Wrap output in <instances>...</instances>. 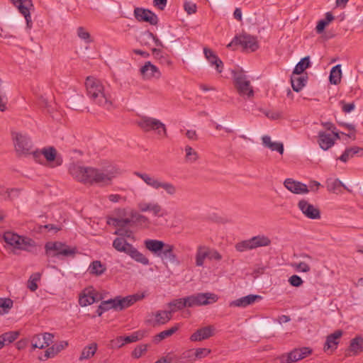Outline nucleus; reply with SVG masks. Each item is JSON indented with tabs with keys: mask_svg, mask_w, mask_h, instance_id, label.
<instances>
[{
	"mask_svg": "<svg viewBox=\"0 0 363 363\" xmlns=\"http://www.w3.org/2000/svg\"><path fill=\"white\" fill-rule=\"evenodd\" d=\"M69 171L78 182L97 184L101 187L111 186L114 179L122 173L118 166L110 162H106L98 167L73 164L70 166Z\"/></svg>",
	"mask_w": 363,
	"mask_h": 363,
	"instance_id": "obj_1",
	"label": "nucleus"
},
{
	"mask_svg": "<svg viewBox=\"0 0 363 363\" xmlns=\"http://www.w3.org/2000/svg\"><path fill=\"white\" fill-rule=\"evenodd\" d=\"M84 84L86 94L93 103L107 108L111 105L112 97L108 87H106L99 79L89 76Z\"/></svg>",
	"mask_w": 363,
	"mask_h": 363,
	"instance_id": "obj_2",
	"label": "nucleus"
},
{
	"mask_svg": "<svg viewBox=\"0 0 363 363\" xmlns=\"http://www.w3.org/2000/svg\"><path fill=\"white\" fill-rule=\"evenodd\" d=\"M33 160L43 166L56 168L62 164V159L53 146H45L32 152Z\"/></svg>",
	"mask_w": 363,
	"mask_h": 363,
	"instance_id": "obj_3",
	"label": "nucleus"
},
{
	"mask_svg": "<svg viewBox=\"0 0 363 363\" xmlns=\"http://www.w3.org/2000/svg\"><path fill=\"white\" fill-rule=\"evenodd\" d=\"M4 240L15 254L22 250L28 251L35 246V242L32 239L21 236L11 231L6 232L4 234Z\"/></svg>",
	"mask_w": 363,
	"mask_h": 363,
	"instance_id": "obj_4",
	"label": "nucleus"
},
{
	"mask_svg": "<svg viewBox=\"0 0 363 363\" xmlns=\"http://www.w3.org/2000/svg\"><path fill=\"white\" fill-rule=\"evenodd\" d=\"M134 174L153 189H162L169 196H174L177 194V187L170 182H162L157 177L145 172H135Z\"/></svg>",
	"mask_w": 363,
	"mask_h": 363,
	"instance_id": "obj_5",
	"label": "nucleus"
},
{
	"mask_svg": "<svg viewBox=\"0 0 363 363\" xmlns=\"http://www.w3.org/2000/svg\"><path fill=\"white\" fill-rule=\"evenodd\" d=\"M11 139L14 150L18 156L32 155L33 142L28 134L17 131L12 132Z\"/></svg>",
	"mask_w": 363,
	"mask_h": 363,
	"instance_id": "obj_6",
	"label": "nucleus"
},
{
	"mask_svg": "<svg viewBox=\"0 0 363 363\" xmlns=\"http://www.w3.org/2000/svg\"><path fill=\"white\" fill-rule=\"evenodd\" d=\"M137 123L145 131H152L161 138L167 136L165 125L157 118L148 115H143Z\"/></svg>",
	"mask_w": 363,
	"mask_h": 363,
	"instance_id": "obj_7",
	"label": "nucleus"
},
{
	"mask_svg": "<svg viewBox=\"0 0 363 363\" xmlns=\"http://www.w3.org/2000/svg\"><path fill=\"white\" fill-rule=\"evenodd\" d=\"M322 125L331 132L320 131L318 136V143L321 149L328 150L333 147L337 140L340 138L338 133L335 131V127L330 122H323Z\"/></svg>",
	"mask_w": 363,
	"mask_h": 363,
	"instance_id": "obj_8",
	"label": "nucleus"
},
{
	"mask_svg": "<svg viewBox=\"0 0 363 363\" xmlns=\"http://www.w3.org/2000/svg\"><path fill=\"white\" fill-rule=\"evenodd\" d=\"M46 253L50 256L73 257L77 252L75 247H71L60 242H49L45 245Z\"/></svg>",
	"mask_w": 363,
	"mask_h": 363,
	"instance_id": "obj_9",
	"label": "nucleus"
},
{
	"mask_svg": "<svg viewBox=\"0 0 363 363\" xmlns=\"http://www.w3.org/2000/svg\"><path fill=\"white\" fill-rule=\"evenodd\" d=\"M233 79L235 86L240 95L247 96L248 97L253 95V90L250 86V82L244 71H234Z\"/></svg>",
	"mask_w": 363,
	"mask_h": 363,
	"instance_id": "obj_10",
	"label": "nucleus"
},
{
	"mask_svg": "<svg viewBox=\"0 0 363 363\" xmlns=\"http://www.w3.org/2000/svg\"><path fill=\"white\" fill-rule=\"evenodd\" d=\"M218 299V296L213 293H199L186 296L189 308L212 304L216 303Z\"/></svg>",
	"mask_w": 363,
	"mask_h": 363,
	"instance_id": "obj_11",
	"label": "nucleus"
},
{
	"mask_svg": "<svg viewBox=\"0 0 363 363\" xmlns=\"http://www.w3.org/2000/svg\"><path fill=\"white\" fill-rule=\"evenodd\" d=\"M172 319L171 311H156L147 314L145 323L152 327L164 325Z\"/></svg>",
	"mask_w": 363,
	"mask_h": 363,
	"instance_id": "obj_12",
	"label": "nucleus"
},
{
	"mask_svg": "<svg viewBox=\"0 0 363 363\" xmlns=\"http://www.w3.org/2000/svg\"><path fill=\"white\" fill-rule=\"evenodd\" d=\"M298 208L309 219L316 220L320 218V212L318 208L306 199H301L298 203Z\"/></svg>",
	"mask_w": 363,
	"mask_h": 363,
	"instance_id": "obj_13",
	"label": "nucleus"
},
{
	"mask_svg": "<svg viewBox=\"0 0 363 363\" xmlns=\"http://www.w3.org/2000/svg\"><path fill=\"white\" fill-rule=\"evenodd\" d=\"M216 328L213 325H208L195 330L190 336L191 342H202L215 335Z\"/></svg>",
	"mask_w": 363,
	"mask_h": 363,
	"instance_id": "obj_14",
	"label": "nucleus"
},
{
	"mask_svg": "<svg viewBox=\"0 0 363 363\" xmlns=\"http://www.w3.org/2000/svg\"><path fill=\"white\" fill-rule=\"evenodd\" d=\"M101 299V296L93 288L85 289L80 294L79 305L82 307L89 306Z\"/></svg>",
	"mask_w": 363,
	"mask_h": 363,
	"instance_id": "obj_15",
	"label": "nucleus"
},
{
	"mask_svg": "<svg viewBox=\"0 0 363 363\" xmlns=\"http://www.w3.org/2000/svg\"><path fill=\"white\" fill-rule=\"evenodd\" d=\"M53 335L49 333L34 335L31 339L33 349H44L53 343Z\"/></svg>",
	"mask_w": 363,
	"mask_h": 363,
	"instance_id": "obj_16",
	"label": "nucleus"
},
{
	"mask_svg": "<svg viewBox=\"0 0 363 363\" xmlns=\"http://www.w3.org/2000/svg\"><path fill=\"white\" fill-rule=\"evenodd\" d=\"M140 73L145 80L158 79L162 75L160 69L150 61L146 62L145 65L141 67Z\"/></svg>",
	"mask_w": 363,
	"mask_h": 363,
	"instance_id": "obj_17",
	"label": "nucleus"
},
{
	"mask_svg": "<svg viewBox=\"0 0 363 363\" xmlns=\"http://www.w3.org/2000/svg\"><path fill=\"white\" fill-rule=\"evenodd\" d=\"M363 352V337L360 335H356L350 341L348 347L346 350L347 357H354L360 354Z\"/></svg>",
	"mask_w": 363,
	"mask_h": 363,
	"instance_id": "obj_18",
	"label": "nucleus"
},
{
	"mask_svg": "<svg viewBox=\"0 0 363 363\" xmlns=\"http://www.w3.org/2000/svg\"><path fill=\"white\" fill-rule=\"evenodd\" d=\"M134 15L139 21L147 22L151 25H156L158 22L157 16L148 9L136 8L134 10Z\"/></svg>",
	"mask_w": 363,
	"mask_h": 363,
	"instance_id": "obj_19",
	"label": "nucleus"
},
{
	"mask_svg": "<svg viewBox=\"0 0 363 363\" xmlns=\"http://www.w3.org/2000/svg\"><path fill=\"white\" fill-rule=\"evenodd\" d=\"M138 208L143 213L150 212L154 216H162V208L156 202L143 201L138 203Z\"/></svg>",
	"mask_w": 363,
	"mask_h": 363,
	"instance_id": "obj_20",
	"label": "nucleus"
},
{
	"mask_svg": "<svg viewBox=\"0 0 363 363\" xmlns=\"http://www.w3.org/2000/svg\"><path fill=\"white\" fill-rule=\"evenodd\" d=\"M143 337V333L137 331L126 337L119 336L111 341L112 346L120 348L125 344L135 342Z\"/></svg>",
	"mask_w": 363,
	"mask_h": 363,
	"instance_id": "obj_21",
	"label": "nucleus"
},
{
	"mask_svg": "<svg viewBox=\"0 0 363 363\" xmlns=\"http://www.w3.org/2000/svg\"><path fill=\"white\" fill-rule=\"evenodd\" d=\"M175 247L170 243H165L160 255L158 257H161L162 260L169 262L171 264H179L178 257L174 252Z\"/></svg>",
	"mask_w": 363,
	"mask_h": 363,
	"instance_id": "obj_22",
	"label": "nucleus"
},
{
	"mask_svg": "<svg viewBox=\"0 0 363 363\" xmlns=\"http://www.w3.org/2000/svg\"><path fill=\"white\" fill-rule=\"evenodd\" d=\"M284 186L289 191L296 194H306L309 192V189L306 184L292 179H286L284 182Z\"/></svg>",
	"mask_w": 363,
	"mask_h": 363,
	"instance_id": "obj_23",
	"label": "nucleus"
},
{
	"mask_svg": "<svg viewBox=\"0 0 363 363\" xmlns=\"http://www.w3.org/2000/svg\"><path fill=\"white\" fill-rule=\"evenodd\" d=\"M67 345L68 342L67 341H60L55 344H51L45 350L44 356L40 357L39 359L44 361L49 358H53L58 353L65 350Z\"/></svg>",
	"mask_w": 363,
	"mask_h": 363,
	"instance_id": "obj_24",
	"label": "nucleus"
},
{
	"mask_svg": "<svg viewBox=\"0 0 363 363\" xmlns=\"http://www.w3.org/2000/svg\"><path fill=\"white\" fill-rule=\"evenodd\" d=\"M238 38L239 45H241L243 49L251 52L257 50L259 45L255 37L247 34H242L238 35Z\"/></svg>",
	"mask_w": 363,
	"mask_h": 363,
	"instance_id": "obj_25",
	"label": "nucleus"
},
{
	"mask_svg": "<svg viewBox=\"0 0 363 363\" xmlns=\"http://www.w3.org/2000/svg\"><path fill=\"white\" fill-rule=\"evenodd\" d=\"M342 335L343 331L342 330H336L328 335L324 345V350H335Z\"/></svg>",
	"mask_w": 363,
	"mask_h": 363,
	"instance_id": "obj_26",
	"label": "nucleus"
},
{
	"mask_svg": "<svg viewBox=\"0 0 363 363\" xmlns=\"http://www.w3.org/2000/svg\"><path fill=\"white\" fill-rule=\"evenodd\" d=\"M261 299V296L250 294L230 302L229 306L234 308H245Z\"/></svg>",
	"mask_w": 363,
	"mask_h": 363,
	"instance_id": "obj_27",
	"label": "nucleus"
},
{
	"mask_svg": "<svg viewBox=\"0 0 363 363\" xmlns=\"http://www.w3.org/2000/svg\"><path fill=\"white\" fill-rule=\"evenodd\" d=\"M166 242L155 239H147L144 241V246L146 250L155 255H160L161 250Z\"/></svg>",
	"mask_w": 363,
	"mask_h": 363,
	"instance_id": "obj_28",
	"label": "nucleus"
},
{
	"mask_svg": "<svg viewBox=\"0 0 363 363\" xmlns=\"http://www.w3.org/2000/svg\"><path fill=\"white\" fill-rule=\"evenodd\" d=\"M311 256L308 255H302V259L291 264L292 267L298 272L308 273L311 269Z\"/></svg>",
	"mask_w": 363,
	"mask_h": 363,
	"instance_id": "obj_29",
	"label": "nucleus"
},
{
	"mask_svg": "<svg viewBox=\"0 0 363 363\" xmlns=\"http://www.w3.org/2000/svg\"><path fill=\"white\" fill-rule=\"evenodd\" d=\"M262 145L269 149L271 151H277L280 155L284 154V145L281 142L274 141L269 135H264L262 137Z\"/></svg>",
	"mask_w": 363,
	"mask_h": 363,
	"instance_id": "obj_30",
	"label": "nucleus"
},
{
	"mask_svg": "<svg viewBox=\"0 0 363 363\" xmlns=\"http://www.w3.org/2000/svg\"><path fill=\"white\" fill-rule=\"evenodd\" d=\"M203 53L206 58L208 60L209 63L213 66H216V69L218 73L222 72L223 69V62L218 57V56L213 52V51L207 48H204Z\"/></svg>",
	"mask_w": 363,
	"mask_h": 363,
	"instance_id": "obj_31",
	"label": "nucleus"
},
{
	"mask_svg": "<svg viewBox=\"0 0 363 363\" xmlns=\"http://www.w3.org/2000/svg\"><path fill=\"white\" fill-rule=\"evenodd\" d=\"M301 74L292 73L291 77V83L293 89L298 92L301 91L306 84L308 77L306 74L301 75Z\"/></svg>",
	"mask_w": 363,
	"mask_h": 363,
	"instance_id": "obj_32",
	"label": "nucleus"
},
{
	"mask_svg": "<svg viewBox=\"0 0 363 363\" xmlns=\"http://www.w3.org/2000/svg\"><path fill=\"white\" fill-rule=\"evenodd\" d=\"M98 350V345L96 342H91L86 345L82 350L79 357V360L83 362L92 358Z\"/></svg>",
	"mask_w": 363,
	"mask_h": 363,
	"instance_id": "obj_33",
	"label": "nucleus"
},
{
	"mask_svg": "<svg viewBox=\"0 0 363 363\" xmlns=\"http://www.w3.org/2000/svg\"><path fill=\"white\" fill-rule=\"evenodd\" d=\"M31 6L32 4L30 0H25L22 4L16 6L19 12L23 15L28 28H30L32 26L31 16L29 11V7Z\"/></svg>",
	"mask_w": 363,
	"mask_h": 363,
	"instance_id": "obj_34",
	"label": "nucleus"
},
{
	"mask_svg": "<svg viewBox=\"0 0 363 363\" xmlns=\"http://www.w3.org/2000/svg\"><path fill=\"white\" fill-rule=\"evenodd\" d=\"M290 358L292 362H298L311 354V350L308 347H301L289 352Z\"/></svg>",
	"mask_w": 363,
	"mask_h": 363,
	"instance_id": "obj_35",
	"label": "nucleus"
},
{
	"mask_svg": "<svg viewBox=\"0 0 363 363\" xmlns=\"http://www.w3.org/2000/svg\"><path fill=\"white\" fill-rule=\"evenodd\" d=\"M113 248L118 252H124L126 255L133 247L123 238H117L113 242Z\"/></svg>",
	"mask_w": 363,
	"mask_h": 363,
	"instance_id": "obj_36",
	"label": "nucleus"
},
{
	"mask_svg": "<svg viewBox=\"0 0 363 363\" xmlns=\"http://www.w3.org/2000/svg\"><path fill=\"white\" fill-rule=\"evenodd\" d=\"M180 328L179 324H176L168 330L160 332L153 337L152 342L155 344H158L167 337L172 336Z\"/></svg>",
	"mask_w": 363,
	"mask_h": 363,
	"instance_id": "obj_37",
	"label": "nucleus"
},
{
	"mask_svg": "<svg viewBox=\"0 0 363 363\" xmlns=\"http://www.w3.org/2000/svg\"><path fill=\"white\" fill-rule=\"evenodd\" d=\"M254 249L268 247L271 245V239L263 234H259L250 238Z\"/></svg>",
	"mask_w": 363,
	"mask_h": 363,
	"instance_id": "obj_38",
	"label": "nucleus"
},
{
	"mask_svg": "<svg viewBox=\"0 0 363 363\" xmlns=\"http://www.w3.org/2000/svg\"><path fill=\"white\" fill-rule=\"evenodd\" d=\"M128 255H129L135 262L147 266L150 264V259L141 252L138 250L135 247L129 251Z\"/></svg>",
	"mask_w": 363,
	"mask_h": 363,
	"instance_id": "obj_39",
	"label": "nucleus"
},
{
	"mask_svg": "<svg viewBox=\"0 0 363 363\" xmlns=\"http://www.w3.org/2000/svg\"><path fill=\"white\" fill-rule=\"evenodd\" d=\"M106 270V267L100 261H93L89 266L88 272L94 276L99 277Z\"/></svg>",
	"mask_w": 363,
	"mask_h": 363,
	"instance_id": "obj_40",
	"label": "nucleus"
},
{
	"mask_svg": "<svg viewBox=\"0 0 363 363\" xmlns=\"http://www.w3.org/2000/svg\"><path fill=\"white\" fill-rule=\"evenodd\" d=\"M143 297V295L134 294L121 298H119L120 301H118V303L120 305V310L133 305L137 301L142 299Z\"/></svg>",
	"mask_w": 363,
	"mask_h": 363,
	"instance_id": "obj_41",
	"label": "nucleus"
},
{
	"mask_svg": "<svg viewBox=\"0 0 363 363\" xmlns=\"http://www.w3.org/2000/svg\"><path fill=\"white\" fill-rule=\"evenodd\" d=\"M209 256V248L206 246H199L197 248L196 254V264L198 267H201L204 264L206 258Z\"/></svg>",
	"mask_w": 363,
	"mask_h": 363,
	"instance_id": "obj_42",
	"label": "nucleus"
},
{
	"mask_svg": "<svg viewBox=\"0 0 363 363\" xmlns=\"http://www.w3.org/2000/svg\"><path fill=\"white\" fill-rule=\"evenodd\" d=\"M359 153L363 155V150L359 147H352L345 150V151L340 157V160L343 162H346L354 155Z\"/></svg>",
	"mask_w": 363,
	"mask_h": 363,
	"instance_id": "obj_43",
	"label": "nucleus"
},
{
	"mask_svg": "<svg viewBox=\"0 0 363 363\" xmlns=\"http://www.w3.org/2000/svg\"><path fill=\"white\" fill-rule=\"evenodd\" d=\"M342 78V70L340 65H337L333 67L330 74V82L331 84L337 85L338 84Z\"/></svg>",
	"mask_w": 363,
	"mask_h": 363,
	"instance_id": "obj_44",
	"label": "nucleus"
},
{
	"mask_svg": "<svg viewBox=\"0 0 363 363\" xmlns=\"http://www.w3.org/2000/svg\"><path fill=\"white\" fill-rule=\"evenodd\" d=\"M18 332L10 331L0 335V342L2 345V347L15 341L18 337Z\"/></svg>",
	"mask_w": 363,
	"mask_h": 363,
	"instance_id": "obj_45",
	"label": "nucleus"
},
{
	"mask_svg": "<svg viewBox=\"0 0 363 363\" xmlns=\"http://www.w3.org/2000/svg\"><path fill=\"white\" fill-rule=\"evenodd\" d=\"M169 307L171 308L169 311H171V313L176 311H179L186 307H188L186 297L172 301L169 303Z\"/></svg>",
	"mask_w": 363,
	"mask_h": 363,
	"instance_id": "obj_46",
	"label": "nucleus"
},
{
	"mask_svg": "<svg viewBox=\"0 0 363 363\" xmlns=\"http://www.w3.org/2000/svg\"><path fill=\"white\" fill-rule=\"evenodd\" d=\"M311 66L310 57L306 56L301 60L294 67V74H302L305 69Z\"/></svg>",
	"mask_w": 363,
	"mask_h": 363,
	"instance_id": "obj_47",
	"label": "nucleus"
},
{
	"mask_svg": "<svg viewBox=\"0 0 363 363\" xmlns=\"http://www.w3.org/2000/svg\"><path fill=\"white\" fill-rule=\"evenodd\" d=\"M235 248L239 252L254 250L250 238L238 242L235 244Z\"/></svg>",
	"mask_w": 363,
	"mask_h": 363,
	"instance_id": "obj_48",
	"label": "nucleus"
},
{
	"mask_svg": "<svg viewBox=\"0 0 363 363\" xmlns=\"http://www.w3.org/2000/svg\"><path fill=\"white\" fill-rule=\"evenodd\" d=\"M180 360L183 363L195 362L194 349H189L184 351L180 355Z\"/></svg>",
	"mask_w": 363,
	"mask_h": 363,
	"instance_id": "obj_49",
	"label": "nucleus"
},
{
	"mask_svg": "<svg viewBox=\"0 0 363 363\" xmlns=\"http://www.w3.org/2000/svg\"><path fill=\"white\" fill-rule=\"evenodd\" d=\"M13 306V301L10 298H0V315L8 313L9 310Z\"/></svg>",
	"mask_w": 363,
	"mask_h": 363,
	"instance_id": "obj_50",
	"label": "nucleus"
},
{
	"mask_svg": "<svg viewBox=\"0 0 363 363\" xmlns=\"http://www.w3.org/2000/svg\"><path fill=\"white\" fill-rule=\"evenodd\" d=\"M186 160L189 162H194L198 159L197 152L190 146H186L184 148Z\"/></svg>",
	"mask_w": 363,
	"mask_h": 363,
	"instance_id": "obj_51",
	"label": "nucleus"
},
{
	"mask_svg": "<svg viewBox=\"0 0 363 363\" xmlns=\"http://www.w3.org/2000/svg\"><path fill=\"white\" fill-rule=\"evenodd\" d=\"M211 353V350L206 347H198L194 349V357L196 360L203 359Z\"/></svg>",
	"mask_w": 363,
	"mask_h": 363,
	"instance_id": "obj_52",
	"label": "nucleus"
},
{
	"mask_svg": "<svg viewBox=\"0 0 363 363\" xmlns=\"http://www.w3.org/2000/svg\"><path fill=\"white\" fill-rule=\"evenodd\" d=\"M40 279V274L35 273L32 274L28 281V288L32 291H35L38 289L37 282Z\"/></svg>",
	"mask_w": 363,
	"mask_h": 363,
	"instance_id": "obj_53",
	"label": "nucleus"
},
{
	"mask_svg": "<svg viewBox=\"0 0 363 363\" xmlns=\"http://www.w3.org/2000/svg\"><path fill=\"white\" fill-rule=\"evenodd\" d=\"M147 345H139L132 352V357L135 359H139L143 357L147 350Z\"/></svg>",
	"mask_w": 363,
	"mask_h": 363,
	"instance_id": "obj_54",
	"label": "nucleus"
},
{
	"mask_svg": "<svg viewBox=\"0 0 363 363\" xmlns=\"http://www.w3.org/2000/svg\"><path fill=\"white\" fill-rule=\"evenodd\" d=\"M77 36L83 40L86 43L92 42L91 37L89 33L83 27H79L77 30Z\"/></svg>",
	"mask_w": 363,
	"mask_h": 363,
	"instance_id": "obj_55",
	"label": "nucleus"
},
{
	"mask_svg": "<svg viewBox=\"0 0 363 363\" xmlns=\"http://www.w3.org/2000/svg\"><path fill=\"white\" fill-rule=\"evenodd\" d=\"M179 360L180 358H179L177 354L173 352H169L164 357L158 359L157 362L158 363H178Z\"/></svg>",
	"mask_w": 363,
	"mask_h": 363,
	"instance_id": "obj_56",
	"label": "nucleus"
},
{
	"mask_svg": "<svg viewBox=\"0 0 363 363\" xmlns=\"http://www.w3.org/2000/svg\"><path fill=\"white\" fill-rule=\"evenodd\" d=\"M342 183L338 179L328 180L327 182V189L333 193H337L340 189Z\"/></svg>",
	"mask_w": 363,
	"mask_h": 363,
	"instance_id": "obj_57",
	"label": "nucleus"
},
{
	"mask_svg": "<svg viewBox=\"0 0 363 363\" xmlns=\"http://www.w3.org/2000/svg\"><path fill=\"white\" fill-rule=\"evenodd\" d=\"M21 192L20 189L17 188H12V189H7L4 194V196L6 199H8L9 200H13L17 197H18Z\"/></svg>",
	"mask_w": 363,
	"mask_h": 363,
	"instance_id": "obj_58",
	"label": "nucleus"
},
{
	"mask_svg": "<svg viewBox=\"0 0 363 363\" xmlns=\"http://www.w3.org/2000/svg\"><path fill=\"white\" fill-rule=\"evenodd\" d=\"M132 218L135 220L137 223L139 224H148L149 223V219L141 214H139L136 212H134L132 213Z\"/></svg>",
	"mask_w": 363,
	"mask_h": 363,
	"instance_id": "obj_59",
	"label": "nucleus"
},
{
	"mask_svg": "<svg viewBox=\"0 0 363 363\" xmlns=\"http://www.w3.org/2000/svg\"><path fill=\"white\" fill-rule=\"evenodd\" d=\"M289 282L293 286L299 287L303 284V281L299 276L294 274L289 277Z\"/></svg>",
	"mask_w": 363,
	"mask_h": 363,
	"instance_id": "obj_60",
	"label": "nucleus"
},
{
	"mask_svg": "<svg viewBox=\"0 0 363 363\" xmlns=\"http://www.w3.org/2000/svg\"><path fill=\"white\" fill-rule=\"evenodd\" d=\"M340 105L341 106V109L345 113H350L354 110V103H345L344 101H341L340 102Z\"/></svg>",
	"mask_w": 363,
	"mask_h": 363,
	"instance_id": "obj_61",
	"label": "nucleus"
},
{
	"mask_svg": "<svg viewBox=\"0 0 363 363\" xmlns=\"http://www.w3.org/2000/svg\"><path fill=\"white\" fill-rule=\"evenodd\" d=\"M184 10L187 12L188 14H193L196 11V4L191 1H186L184 5Z\"/></svg>",
	"mask_w": 363,
	"mask_h": 363,
	"instance_id": "obj_62",
	"label": "nucleus"
},
{
	"mask_svg": "<svg viewBox=\"0 0 363 363\" xmlns=\"http://www.w3.org/2000/svg\"><path fill=\"white\" fill-rule=\"evenodd\" d=\"M108 199L109 201L112 203H119L125 201V198L123 197L122 196L118 194H111L108 195Z\"/></svg>",
	"mask_w": 363,
	"mask_h": 363,
	"instance_id": "obj_63",
	"label": "nucleus"
},
{
	"mask_svg": "<svg viewBox=\"0 0 363 363\" xmlns=\"http://www.w3.org/2000/svg\"><path fill=\"white\" fill-rule=\"evenodd\" d=\"M208 258L212 260L220 261L222 259V255L217 250L209 249Z\"/></svg>",
	"mask_w": 363,
	"mask_h": 363,
	"instance_id": "obj_64",
	"label": "nucleus"
}]
</instances>
